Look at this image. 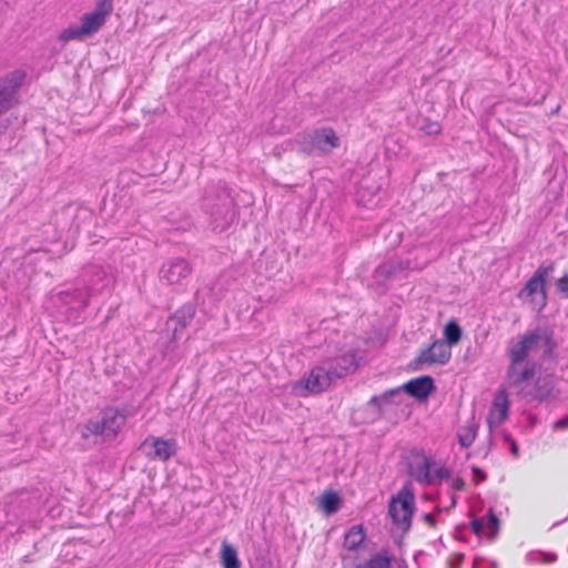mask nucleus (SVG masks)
I'll use <instances>...</instances> for the list:
<instances>
[{"mask_svg": "<svg viewBox=\"0 0 568 568\" xmlns=\"http://www.w3.org/2000/svg\"><path fill=\"white\" fill-rule=\"evenodd\" d=\"M204 207L212 217L211 225L215 233H223L235 220V202L231 190L221 182L205 190Z\"/></svg>", "mask_w": 568, "mask_h": 568, "instance_id": "1", "label": "nucleus"}, {"mask_svg": "<svg viewBox=\"0 0 568 568\" xmlns=\"http://www.w3.org/2000/svg\"><path fill=\"white\" fill-rule=\"evenodd\" d=\"M416 267H418L417 263L412 265L410 260L390 256L375 267L368 288L373 290L377 295H385L395 284L407 276L408 270Z\"/></svg>", "mask_w": 568, "mask_h": 568, "instance_id": "2", "label": "nucleus"}, {"mask_svg": "<svg viewBox=\"0 0 568 568\" xmlns=\"http://www.w3.org/2000/svg\"><path fill=\"white\" fill-rule=\"evenodd\" d=\"M415 513V490L410 480L393 495L388 501V515L393 524L404 532L412 526V518Z\"/></svg>", "mask_w": 568, "mask_h": 568, "instance_id": "3", "label": "nucleus"}, {"mask_svg": "<svg viewBox=\"0 0 568 568\" xmlns=\"http://www.w3.org/2000/svg\"><path fill=\"white\" fill-rule=\"evenodd\" d=\"M332 381L326 368L315 366L307 375H304L293 384L292 392L300 397L321 394L331 386Z\"/></svg>", "mask_w": 568, "mask_h": 568, "instance_id": "4", "label": "nucleus"}, {"mask_svg": "<svg viewBox=\"0 0 568 568\" xmlns=\"http://www.w3.org/2000/svg\"><path fill=\"white\" fill-rule=\"evenodd\" d=\"M27 72L16 69L0 77V115L10 110L17 102L16 94L23 85Z\"/></svg>", "mask_w": 568, "mask_h": 568, "instance_id": "5", "label": "nucleus"}, {"mask_svg": "<svg viewBox=\"0 0 568 568\" xmlns=\"http://www.w3.org/2000/svg\"><path fill=\"white\" fill-rule=\"evenodd\" d=\"M193 273V266L184 257H170L161 266L159 276L168 285L183 286Z\"/></svg>", "mask_w": 568, "mask_h": 568, "instance_id": "6", "label": "nucleus"}, {"mask_svg": "<svg viewBox=\"0 0 568 568\" xmlns=\"http://www.w3.org/2000/svg\"><path fill=\"white\" fill-rule=\"evenodd\" d=\"M554 270L555 264L552 262L547 265H540L524 287L518 292L517 297L520 300L531 297L530 302L534 303V295L539 293L541 295L539 310H542L547 304L546 282Z\"/></svg>", "mask_w": 568, "mask_h": 568, "instance_id": "7", "label": "nucleus"}, {"mask_svg": "<svg viewBox=\"0 0 568 568\" xmlns=\"http://www.w3.org/2000/svg\"><path fill=\"white\" fill-rule=\"evenodd\" d=\"M139 450L150 460L166 462L178 453V443L174 438L164 439L149 435L140 445Z\"/></svg>", "mask_w": 568, "mask_h": 568, "instance_id": "8", "label": "nucleus"}, {"mask_svg": "<svg viewBox=\"0 0 568 568\" xmlns=\"http://www.w3.org/2000/svg\"><path fill=\"white\" fill-rule=\"evenodd\" d=\"M558 390L555 387V381L552 375L539 376L532 387H521L518 392L521 398L526 402H549L557 398Z\"/></svg>", "mask_w": 568, "mask_h": 568, "instance_id": "9", "label": "nucleus"}, {"mask_svg": "<svg viewBox=\"0 0 568 568\" xmlns=\"http://www.w3.org/2000/svg\"><path fill=\"white\" fill-rule=\"evenodd\" d=\"M114 277L102 266L92 265L85 270L84 287L90 297L110 293Z\"/></svg>", "mask_w": 568, "mask_h": 568, "instance_id": "10", "label": "nucleus"}, {"mask_svg": "<svg viewBox=\"0 0 568 568\" xmlns=\"http://www.w3.org/2000/svg\"><path fill=\"white\" fill-rule=\"evenodd\" d=\"M196 304L186 302L173 312L165 322V332H173L174 336H183L185 329L193 322L196 314Z\"/></svg>", "mask_w": 568, "mask_h": 568, "instance_id": "11", "label": "nucleus"}, {"mask_svg": "<svg viewBox=\"0 0 568 568\" xmlns=\"http://www.w3.org/2000/svg\"><path fill=\"white\" fill-rule=\"evenodd\" d=\"M129 410L126 406L116 408L106 406L101 409L99 416L101 417L106 429L105 438H114L121 427L125 424Z\"/></svg>", "mask_w": 568, "mask_h": 568, "instance_id": "12", "label": "nucleus"}, {"mask_svg": "<svg viewBox=\"0 0 568 568\" xmlns=\"http://www.w3.org/2000/svg\"><path fill=\"white\" fill-rule=\"evenodd\" d=\"M509 400L507 389L500 386L495 394L490 412L487 417V424L491 430L494 427L499 426L508 417Z\"/></svg>", "mask_w": 568, "mask_h": 568, "instance_id": "13", "label": "nucleus"}, {"mask_svg": "<svg viewBox=\"0 0 568 568\" xmlns=\"http://www.w3.org/2000/svg\"><path fill=\"white\" fill-rule=\"evenodd\" d=\"M311 143L316 150L324 154L331 153L341 144V140L335 130L331 126H321L310 132Z\"/></svg>", "mask_w": 568, "mask_h": 568, "instance_id": "14", "label": "nucleus"}, {"mask_svg": "<svg viewBox=\"0 0 568 568\" xmlns=\"http://www.w3.org/2000/svg\"><path fill=\"white\" fill-rule=\"evenodd\" d=\"M403 460L408 476L418 483L426 484V453L423 449L413 448L403 456Z\"/></svg>", "mask_w": 568, "mask_h": 568, "instance_id": "15", "label": "nucleus"}, {"mask_svg": "<svg viewBox=\"0 0 568 568\" xmlns=\"http://www.w3.org/2000/svg\"><path fill=\"white\" fill-rule=\"evenodd\" d=\"M407 395L418 403H426V374L409 379L403 385L390 388L388 395Z\"/></svg>", "mask_w": 568, "mask_h": 568, "instance_id": "16", "label": "nucleus"}, {"mask_svg": "<svg viewBox=\"0 0 568 568\" xmlns=\"http://www.w3.org/2000/svg\"><path fill=\"white\" fill-rule=\"evenodd\" d=\"M357 368L356 355L354 353H346L336 357L326 369L332 378H342L349 373H354Z\"/></svg>", "mask_w": 568, "mask_h": 568, "instance_id": "17", "label": "nucleus"}, {"mask_svg": "<svg viewBox=\"0 0 568 568\" xmlns=\"http://www.w3.org/2000/svg\"><path fill=\"white\" fill-rule=\"evenodd\" d=\"M518 364H509L506 371V377L510 387L519 388L526 381L531 379L536 373V365L527 362L523 369H518Z\"/></svg>", "mask_w": 568, "mask_h": 568, "instance_id": "18", "label": "nucleus"}, {"mask_svg": "<svg viewBox=\"0 0 568 568\" xmlns=\"http://www.w3.org/2000/svg\"><path fill=\"white\" fill-rule=\"evenodd\" d=\"M343 503L341 494L335 489H326L317 497L318 509L326 516L335 515Z\"/></svg>", "mask_w": 568, "mask_h": 568, "instance_id": "19", "label": "nucleus"}, {"mask_svg": "<svg viewBox=\"0 0 568 568\" xmlns=\"http://www.w3.org/2000/svg\"><path fill=\"white\" fill-rule=\"evenodd\" d=\"M367 537L366 528L363 524L352 526L344 535L343 547L351 551L362 548Z\"/></svg>", "mask_w": 568, "mask_h": 568, "instance_id": "20", "label": "nucleus"}, {"mask_svg": "<svg viewBox=\"0 0 568 568\" xmlns=\"http://www.w3.org/2000/svg\"><path fill=\"white\" fill-rule=\"evenodd\" d=\"M452 346L443 341H435L428 345V365H445L452 357Z\"/></svg>", "mask_w": 568, "mask_h": 568, "instance_id": "21", "label": "nucleus"}, {"mask_svg": "<svg viewBox=\"0 0 568 568\" xmlns=\"http://www.w3.org/2000/svg\"><path fill=\"white\" fill-rule=\"evenodd\" d=\"M59 296L64 304L78 303L79 305L77 311L79 312H82L88 307L89 300L91 298L85 288L84 291L81 288L62 291L59 293Z\"/></svg>", "mask_w": 568, "mask_h": 568, "instance_id": "22", "label": "nucleus"}, {"mask_svg": "<svg viewBox=\"0 0 568 568\" xmlns=\"http://www.w3.org/2000/svg\"><path fill=\"white\" fill-rule=\"evenodd\" d=\"M220 562L223 568H241L236 547L227 541H223L220 549Z\"/></svg>", "mask_w": 568, "mask_h": 568, "instance_id": "23", "label": "nucleus"}, {"mask_svg": "<svg viewBox=\"0 0 568 568\" xmlns=\"http://www.w3.org/2000/svg\"><path fill=\"white\" fill-rule=\"evenodd\" d=\"M452 478V471L428 456V486L440 484Z\"/></svg>", "mask_w": 568, "mask_h": 568, "instance_id": "24", "label": "nucleus"}, {"mask_svg": "<svg viewBox=\"0 0 568 568\" xmlns=\"http://www.w3.org/2000/svg\"><path fill=\"white\" fill-rule=\"evenodd\" d=\"M383 396H373L367 404L365 405L364 412L366 413L367 417L365 419L366 423H374L378 419H381L384 416V405Z\"/></svg>", "mask_w": 568, "mask_h": 568, "instance_id": "25", "label": "nucleus"}, {"mask_svg": "<svg viewBox=\"0 0 568 568\" xmlns=\"http://www.w3.org/2000/svg\"><path fill=\"white\" fill-rule=\"evenodd\" d=\"M444 338L442 339L449 346L457 345L463 336V329L455 318L449 320L443 329Z\"/></svg>", "mask_w": 568, "mask_h": 568, "instance_id": "26", "label": "nucleus"}, {"mask_svg": "<svg viewBox=\"0 0 568 568\" xmlns=\"http://www.w3.org/2000/svg\"><path fill=\"white\" fill-rule=\"evenodd\" d=\"M106 21L103 18H100L98 13L87 12L81 17V27L83 28L85 34L92 37L95 34L105 23Z\"/></svg>", "mask_w": 568, "mask_h": 568, "instance_id": "27", "label": "nucleus"}, {"mask_svg": "<svg viewBox=\"0 0 568 568\" xmlns=\"http://www.w3.org/2000/svg\"><path fill=\"white\" fill-rule=\"evenodd\" d=\"M394 560L395 557L389 554L388 549L383 548L366 560V566L367 568H390Z\"/></svg>", "mask_w": 568, "mask_h": 568, "instance_id": "28", "label": "nucleus"}, {"mask_svg": "<svg viewBox=\"0 0 568 568\" xmlns=\"http://www.w3.org/2000/svg\"><path fill=\"white\" fill-rule=\"evenodd\" d=\"M479 425L473 419L468 425L462 426L457 432L458 442L462 447L468 448L476 438Z\"/></svg>", "mask_w": 568, "mask_h": 568, "instance_id": "29", "label": "nucleus"}, {"mask_svg": "<svg viewBox=\"0 0 568 568\" xmlns=\"http://www.w3.org/2000/svg\"><path fill=\"white\" fill-rule=\"evenodd\" d=\"M541 343L544 345L542 356L545 358L555 359L557 358L556 348L558 344L554 339L552 329L545 327L541 332Z\"/></svg>", "mask_w": 568, "mask_h": 568, "instance_id": "30", "label": "nucleus"}, {"mask_svg": "<svg viewBox=\"0 0 568 568\" xmlns=\"http://www.w3.org/2000/svg\"><path fill=\"white\" fill-rule=\"evenodd\" d=\"M88 38L85 34L83 28L78 24H72L69 28L62 30L58 37V39L64 43L72 41V40H84Z\"/></svg>", "mask_w": 568, "mask_h": 568, "instance_id": "31", "label": "nucleus"}, {"mask_svg": "<svg viewBox=\"0 0 568 568\" xmlns=\"http://www.w3.org/2000/svg\"><path fill=\"white\" fill-rule=\"evenodd\" d=\"M529 351L527 349V346L523 343V341H519L514 346H511L508 351V355L510 358V364H519L527 357Z\"/></svg>", "mask_w": 568, "mask_h": 568, "instance_id": "32", "label": "nucleus"}, {"mask_svg": "<svg viewBox=\"0 0 568 568\" xmlns=\"http://www.w3.org/2000/svg\"><path fill=\"white\" fill-rule=\"evenodd\" d=\"M541 332L542 328L537 327L535 329L529 331L521 338L523 343L527 346V349L529 352L537 348L538 345L541 343Z\"/></svg>", "mask_w": 568, "mask_h": 568, "instance_id": "33", "label": "nucleus"}, {"mask_svg": "<svg viewBox=\"0 0 568 568\" xmlns=\"http://www.w3.org/2000/svg\"><path fill=\"white\" fill-rule=\"evenodd\" d=\"M296 143L300 145L298 152L312 155L316 146L311 143L310 132L298 133L296 136Z\"/></svg>", "mask_w": 568, "mask_h": 568, "instance_id": "34", "label": "nucleus"}, {"mask_svg": "<svg viewBox=\"0 0 568 568\" xmlns=\"http://www.w3.org/2000/svg\"><path fill=\"white\" fill-rule=\"evenodd\" d=\"M486 517L487 521L485 520V528H487L490 531L489 538L494 539L499 531L500 520L494 513L493 508L488 509Z\"/></svg>", "mask_w": 568, "mask_h": 568, "instance_id": "35", "label": "nucleus"}, {"mask_svg": "<svg viewBox=\"0 0 568 568\" xmlns=\"http://www.w3.org/2000/svg\"><path fill=\"white\" fill-rule=\"evenodd\" d=\"M113 11V0H99L95 4L93 13H98L100 18L106 21Z\"/></svg>", "mask_w": 568, "mask_h": 568, "instance_id": "36", "label": "nucleus"}, {"mask_svg": "<svg viewBox=\"0 0 568 568\" xmlns=\"http://www.w3.org/2000/svg\"><path fill=\"white\" fill-rule=\"evenodd\" d=\"M85 429L92 435H102L105 437L106 434V429L101 418L97 420H89L85 424Z\"/></svg>", "mask_w": 568, "mask_h": 568, "instance_id": "37", "label": "nucleus"}, {"mask_svg": "<svg viewBox=\"0 0 568 568\" xmlns=\"http://www.w3.org/2000/svg\"><path fill=\"white\" fill-rule=\"evenodd\" d=\"M556 292L561 298H568V272H565L561 277L555 282Z\"/></svg>", "mask_w": 568, "mask_h": 568, "instance_id": "38", "label": "nucleus"}, {"mask_svg": "<svg viewBox=\"0 0 568 568\" xmlns=\"http://www.w3.org/2000/svg\"><path fill=\"white\" fill-rule=\"evenodd\" d=\"M168 334V341L164 344L163 355L168 356L169 354H172L178 348V341L181 339L183 336H174L173 332H166Z\"/></svg>", "mask_w": 568, "mask_h": 568, "instance_id": "39", "label": "nucleus"}, {"mask_svg": "<svg viewBox=\"0 0 568 568\" xmlns=\"http://www.w3.org/2000/svg\"><path fill=\"white\" fill-rule=\"evenodd\" d=\"M357 557L343 556V568H367L366 560L364 562H356Z\"/></svg>", "mask_w": 568, "mask_h": 568, "instance_id": "40", "label": "nucleus"}, {"mask_svg": "<svg viewBox=\"0 0 568 568\" xmlns=\"http://www.w3.org/2000/svg\"><path fill=\"white\" fill-rule=\"evenodd\" d=\"M423 364H426V346L419 349L418 355L409 363L408 366L412 369H416L418 365Z\"/></svg>", "mask_w": 568, "mask_h": 568, "instance_id": "41", "label": "nucleus"}, {"mask_svg": "<svg viewBox=\"0 0 568 568\" xmlns=\"http://www.w3.org/2000/svg\"><path fill=\"white\" fill-rule=\"evenodd\" d=\"M471 529L475 535L480 536L485 529V518H475L470 521Z\"/></svg>", "mask_w": 568, "mask_h": 568, "instance_id": "42", "label": "nucleus"}, {"mask_svg": "<svg viewBox=\"0 0 568 568\" xmlns=\"http://www.w3.org/2000/svg\"><path fill=\"white\" fill-rule=\"evenodd\" d=\"M504 440L509 444L510 452L515 457L519 456V447L516 440L507 432L504 433Z\"/></svg>", "mask_w": 568, "mask_h": 568, "instance_id": "43", "label": "nucleus"}, {"mask_svg": "<svg viewBox=\"0 0 568 568\" xmlns=\"http://www.w3.org/2000/svg\"><path fill=\"white\" fill-rule=\"evenodd\" d=\"M464 560V554L456 552L452 557H449L447 564L449 568H460Z\"/></svg>", "mask_w": 568, "mask_h": 568, "instance_id": "44", "label": "nucleus"}, {"mask_svg": "<svg viewBox=\"0 0 568 568\" xmlns=\"http://www.w3.org/2000/svg\"><path fill=\"white\" fill-rule=\"evenodd\" d=\"M471 471H473V480L475 481V484H479V483L486 480L487 475L481 468L473 466Z\"/></svg>", "mask_w": 568, "mask_h": 568, "instance_id": "45", "label": "nucleus"}, {"mask_svg": "<svg viewBox=\"0 0 568 568\" xmlns=\"http://www.w3.org/2000/svg\"><path fill=\"white\" fill-rule=\"evenodd\" d=\"M389 389L385 390L382 396L385 404H400L402 403V395H388Z\"/></svg>", "mask_w": 568, "mask_h": 568, "instance_id": "46", "label": "nucleus"}, {"mask_svg": "<svg viewBox=\"0 0 568 568\" xmlns=\"http://www.w3.org/2000/svg\"><path fill=\"white\" fill-rule=\"evenodd\" d=\"M566 428H568V415L559 418L552 425L554 430H560V429H566Z\"/></svg>", "mask_w": 568, "mask_h": 568, "instance_id": "47", "label": "nucleus"}, {"mask_svg": "<svg viewBox=\"0 0 568 568\" xmlns=\"http://www.w3.org/2000/svg\"><path fill=\"white\" fill-rule=\"evenodd\" d=\"M466 483L463 478L456 477L452 479V488L454 490L463 491L465 490Z\"/></svg>", "mask_w": 568, "mask_h": 568, "instance_id": "48", "label": "nucleus"}, {"mask_svg": "<svg viewBox=\"0 0 568 568\" xmlns=\"http://www.w3.org/2000/svg\"><path fill=\"white\" fill-rule=\"evenodd\" d=\"M442 131V125L438 122H428V136L437 135Z\"/></svg>", "mask_w": 568, "mask_h": 568, "instance_id": "49", "label": "nucleus"}, {"mask_svg": "<svg viewBox=\"0 0 568 568\" xmlns=\"http://www.w3.org/2000/svg\"><path fill=\"white\" fill-rule=\"evenodd\" d=\"M557 560V555L554 552H541L540 564H551Z\"/></svg>", "mask_w": 568, "mask_h": 568, "instance_id": "50", "label": "nucleus"}, {"mask_svg": "<svg viewBox=\"0 0 568 568\" xmlns=\"http://www.w3.org/2000/svg\"><path fill=\"white\" fill-rule=\"evenodd\" d=\"M541 559V552H529L526 556V561L528 564H538Z\"/></svg>", "mask_w": 568, "mask_h": 568, "instance_id": "51", "label": "nucleus"}, {"mask_svg": "<svg viewBox=\"0 0 568 568\" xmlns=\"http://www.w3.org/2000/svg\"><path fill=\"white\" fill-rule=\"evenodd\" d=\"M390 144H397V142L394 140V138H387L385 140V151H386V153H389V152L396 153V151L390 146Z\"/></svg>", "mask_w": 568, "mask_h": 568, "instance_id": "52", "label": "nucleus"}, {"mask_svg": "<svg viewBox=\"0 0 568 568\" xmlns=\"http://www.w3.org/2000/svg\"><path fill=\"white\" fill-rule=\"evenodd\" d=\"M436 392L435 381L428 375V397Z\"/></svg>", "mask_w": 568, "mask_h": 568, "instance_id": "53", "label": "nucleus"}, {"mask_svg": "<svg viewBox=\"0 0 568 568\" xmlns=\"http://www.w3.org/2000/svg\"><path fill=\"white\" fill-rule=\"evenodd\" d=\"M8 125H9V120H4L1 124H0V134H2L7 129H8Z\"/></svg>", "mask_w": 568, "mask_h": 568, "instance_id": "54", "label": "nucleus"}, {"mask_svg": "<svg viewBox=\"0 0 568 568\" xmlns=\"http://www.w3.org/2000/svg\"><path fill=\"white\" fill-rule=\"evenodd\" d=\"M427 520H428V526H435L436 521H435V517L433 514L428 513Z\"/></svg>", "mask_w": 568, "mask_h": 568, "instance_id": "55", "label": "nucleus"}, {"mask_svg": "<svg viewBox=\"0 0 568 568\" xmlns=\"http://www.w3.org/2000/svg\"><path fill=\"white\" fill-rule=\"evenodd\" d=\"M260 568H272L271 562H266L264 558H262V564Z\"/></svg>", "mask_w": 568, "mask_h": 568, "instance_id": "56", "label": "nucleus"}, {"mask_svg": "<svg viewBox=\"0 0 568 568\" xmlns=\"http://www.w3.org/2000/svg\"><path fill=\"white\" fill-rule=\"evenodd\" d=\"M423 554H424V551H423V550H419V551L415 555L414 559L417 561V560H418V557H419V556H422Z\"/></svg>", "mask_w": 568, "mask_h": 568, "instance_id": "57", "label": "nucleus"}, {"mask_svg": "<svg viewBox=\"0 0 568 568\" xmlns=\"http://www.w3.org/2000/svg\"><path fill=\"white\" fill-rule=\"evenodd\" d=\"M491 567L493 568H498L499 566H498V564L496 561H491Z\"/></svg>", "mask_w": 568, "mask_h": 568, "instance_id": "58", "label": "nucleus"}, {"mask_svg": "<svg viewBox=\"0 0 568 568\" xmlns=\"http://www.w3.org/2000/svg\"><path fill=\"white\" fill-rule=\"evenodd\" d=\"M420 499H422V500H426V491H424V493L420 495Z\"/></svg>", "mask_w": 568, "mask_h": 568, "instance_id": "59", "label": "nucleus"}, {"mask_svg": "<svg viewBox=\"0 0 568 568\" xmlns=\"http://www.w3.org/2000/svg\"><path fill=\"white\" fill-rule=\"evenodd\" d=\"M452 505L455 506L456 505V496H453L452 497Z\"/></svg>", "mask_w": 568, "mask_h": 568, "instance_id": "60", "label": "nucleus"}, {"mask_svg": "<svg viewBox=\"0 0 568 568\" xmlns=\"http://www.w3.org/2000/svg\"><path fill=\"white\" fill-rule=\"evenodd\" d=\"M399 568H407V565L405 561H403V566H399Z\"/></svg>", "mask_w": 568, "mask_h": 568, "instance_id": "61", "label": "nucleus"}, {"mask_svg": "<svg viewBox=\"0 0 568 568\" xmlns=\"http://www.w3.org/2000/svg\"><path fill=\"white\" fill-rule=\"evenodd\" d=\"M425 81H426V75H423L422 77V82L425 83Z\"/></svg>", "mask_w": 568, "mask_h": 568, "instance_id": "62", "label": "nucleus"}, {"mask_svg": "<svg viewBox=\"0 0 568 568\" xmlns=\"http://www.w3.org/2000/svg\"><path fill=\"white\" fill-rule=\"evenodd\" d=\"M422 519L426 523V514L422 516Z\"/></svg>", "mask_w": 568, "mask_h": 568, "instance_id": "63", "label": "nucleus"}, {"mask_svg": "<svg viewBox=\"0 0 568 568\" xmlns=\"http://www.w3.org/2000/svg\"><path fill=\"white\" fill-rule=\"evenodd\" d=\"M426 129V125H422L420 130L424 131Z\"/></svg>", "mask_w": 568, "mask_h": 568, "instance_id": "64", "label": "nucleus"}]
</instances>
